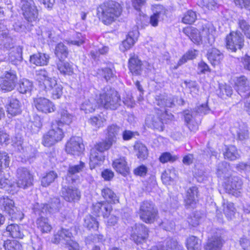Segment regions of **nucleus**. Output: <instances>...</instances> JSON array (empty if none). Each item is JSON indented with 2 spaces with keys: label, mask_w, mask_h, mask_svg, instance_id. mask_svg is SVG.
I'll list each match as a JSON object with an SVG mask.
<instances>
[{
  "label": "nucleus",
  "mask_w": 250,
  "mask_h": 250,
  "mask_svg": "<svg viewBox=\"0 0 250 250\" xmlns=\"http://www.w3.org/2000/svg\"><path fill=\"white\" fill-rule=\"evenodd\" d=\"M201 246V240L196 236L192 235L187 239L186 246L188 250H199Z\"/></svg>",
  "instance_id": "39"
},
{
  "label": "nucleus",
  "mask_w": 250,
  "mask_h": 250,
  "mask_svg": "<svg viewBox=\"0 0 250 250\" xmlns=\"http://www.w3.org/2000/svg\"><path fill=\"white\" fill-rule=\"evenodd\" d=\"M156 104L160 107L165 108L166 107V100H167L166 94H160L157 95L155 98Z\"/></svg>",
  "instance_id": "63"
},
{
  "label": "nucleus",
  "mask_w": 250,
  "mask_h": 250,
  "mask_svg": "<svg viewBox=\"0 0 250 250\" xmlns=\"http://www.w3.org/2000/svg\"><path fill=\"white\" fill-rule=\"evenodd\" d=\"M10 163L9 157L5 152L0 151V170L9 167Z\"/></svg>",
  "instance_id": "57"
},
{
  "label": "nucleus",
  "mask_w": 250,
  "mask_h": 250,
  "mask_svg": "<svg viewBox=\"0 0 250 250\" xmlns=\"http://www.w3.org/2000/svg\"><path fill=\"white\" fill-rule=\"evenodd\" d=\"M104 156L100 151L97 150V148L93 147L90 151V164L95 167L101 163L104 160Z\"/></svg>",
  "instance_id": "36"
},
{
  "label": "nucleus",
  "mask_w": 250,
  "mask_h": 250,
  "mask_svg": "<svg viewBox=\"0 0 250 250\" xmlns=\"http://www.w3.org/2000/svg\"><path fill=\"white\" fill-rule=\"evenodd\" d=\"M44 213H42L40 218H38L36 221V224L38 228L43 233H47L52 229V227L48 223L47 218L44 217L42 215Z\"/></svg>",
  "instance_id": "37"
},
{
  "label": "nucleus",
  "mask_w": 250,
  "mask_h": 250,
  "mask_svg": "<svg viewBox=\"0 0 250 250\" xmlns=\"http://www.w3.org/2000/svg\"><path fill=\"white\" fill-rule=\"evenodd\" d=\"M62 204L58 197L51 198L48 204L36 203L33 207V211L35 214L40 215L42 213H45L47 211L50 213L58 212L62 207Z\"/></svg>",
  "instance_id": "7"
},
{
  "label": "nucleus",
  "mask_w": 250,
  "mask_h": 250,
  "mask_svg": "<svg viewBox=\"0 0 250 250\" xmlns=\"http://www.w3.org/2000/svg\"><path fill=\"white\" fill-rule=\"evenodd\" d=\"M196 13L192 10H189L185 14L182 21L186 24H192L196 20Z\"/></svg>",
  "instance_id": "54"
},
{
  "label": "nucleus",
  "mask_w": 250,
  "mask_h": 250,
  "mask_svg": "<svg viewBox=\"0 0 250 250\" xmlns=\"http://www.w3.org/2000/svg\"><path fill=\"white\" fill-rule=\"evenodd\" d=\"M198 188L196 187H192L188 189L185 199V206L187 208H194L197 201Z\"/></svg>",
  "instance_id": "19"
},
{
  "label": "nucleus",
  "mask_w": 250,
  "mask_h": 250,
  "mask_svg": "<svg viewBox=\"0 0 250 250\" xmlns=\"http://www.w3.org/2000/svg\"><path fill=\"white\" fill-rule=\"evenodd\" d=\"M85 167V164L81 162L79 165L69 166L66 175V180L69 184L73 183L76 180V174L82 171Z\"/></svg>",
  "instance_id": "25"
},
{
  "label": "nucleus",
  "mask_w": 250,
  "mask_h": 250,
  "mask_svg": "<svg viewBox=\"0 0 250 250\" xmlns=\"http://www.w3.org/2000/svg\"><path fill=\"white\" fill-rule=\"evenodd\" d=\"M61 127V124L57 121L53 123L51 129L43 136L42 144L44 146H50L62 140L63 137V132Z\"/></svg>",
  "instance_id": "5"
},
{
  "label": "nucleus",
  "mask_w": 250,
  "mask_h": 250,
  "mask_svg": "<svg viewBox=\"0 0 250 250\" xmlns=\"http://www.w3.org/2000/svg\"><path fill=\"white\" fill-rule=\"evenodd\" d=\"M222 244V240L220 236H213L208 239L204 246V249L205 250H220Z\"/></svg>",
  "instance_id": "30"
},
{
  "label": "nucleus",
  "mask_w": 250,
  "mask_h": 250,
  "mask_svg": "<svg viewBox=\"0 0 250 250\" xmlns=\"http://www.w3.org/2000/svg\"><path fill=\"white\" fill-rule=\"evenodd\" d=\"M9 60L11 63L18 65L22 60V47L21 46L13 48L9 54Z\"/></svg>",
  "instance_id": "32"
},
{
  "label": "nucleus",
  "mask_w": 250,
  "mask_h": 250,
  "mask_svg": "<svg viewBox=\"0 0 250 250\" xmlns=\"http://www.w3.org/2000/svg\"><path fill=\"white\" fill-rule=\"evenodd\" d=\"M207 56L208 60L213 65L219 64L223 58V54L215 48L209 49Z\"/></svg>",
  "instance_id": "27"
},
{
  "label": "nucleus",
  "mask_w": 250,
  "mask_h": 250,
  "mask_svg": "<svg viewBox=\"0 0 250 250\" xmlns=\"http://www.w3.org/2000/svg\"><path fill=\"white\" fill-rule=\"evenodd\" d=\"M131 239L137 244H142L146 242L148 236V230L143 224H135L132 227Z\"/></svg>",
  "instance_id": "13"
},
{
  "label": "nucleus",
  "mask_w": 250,
  "mask_h": 250,
  "mask_svg": "<svg viewBox=\"0 0 250 250\" xmlns=\"http://www.w3.org/2000/svg\"><path fill=\"white\" fill-rule=\"evenodd\" d=\"M134 149L137 152V156L139 159L145 160L148 156V150L146 147L142 143L137 142L134 145Z\"/></svg>",
  "instance_id": "41"
},
{
  "label": "nucleus",
  "mask_w": 250,
  "mask_h": 250,
  "mask_svg": "<svg viewBox=\"0 0 250 250\" xmlns=\"http://www.w3.org/2000/svg\"><path fill=\"white\" fill-rule=\"evenodd\" d=\"M61 116L60 122L58 123L61 124V126H62V123L68 125L72 122L73 119V116L64 109L61 111Z\"/></svg>",
  "instance_id": "53"
},
{
  "label": "nucleus",
  "mask_w": 250,
  "mask_h": 250,
  "mask_svg": "<svg viewBox=\"0 0 250 250\" xmlns=\"http://www.w3.org/2000/svg\"><path fill=\"white\" fill-rule=\"evenodd\" d=\"M18 78L15 71L9 70L5 71L0 77V89L4 91H11L14 89Z\"/></svg>",
  "instance_id": "9"
},
{
  "label": "nucleus",
  "mask_w": 250,
  "mask_h": 250,
  "mask_svg": "<svg viewBox=\"0 0 250 250\" xmlns=\"http://www.w3.org/2000/svg\"><path fill=\"white\" fill-rule=\"evenodd\" d=\"M183 33L195 43H199L201 41V35L198 30L191 27L183 29Z\"/></svg>",
  "instance_id": "35"
},
{
  "label": "nucleus",
  "mask_w": 250,
  "mask_h": 250,
  "mask_svg": "<svg viewBox=\"0 0 250 250\" xmlns=\"http://www.w3.org/2000/svg\"><path fill=\"white\" fill-rule=\"evenodd\" d=\"M34 104L37 109L44 113H51L55 111L54 104L48 99L39 97L34 99Z\"/></svg>",
  "instance_id": "15"
},
{
  "label": "nucleus",
  "mask_w": 250,
  "mask_h": 250,
  "mask_svg": "<svg viewBox=\"0 0 250 250\" xmlns=\"http://www.w3.org/2000/svg\"><path fill=\"white\" fill-rule=\"evenodd\" d=\"M58 70L63 75H72L73 72L72 65L67 62H64L62 60H59L57 63Z\"/></svg>",
  "instance_id": "34"
},
{
  "label": "nucleus",
  "mask_w": 250,
  "mask_h": 250,
  "mask_svg": "<svg viewBox=\"0 0 250 250\" xmlns=\"http://www.w3.org/2000/svg\"><path fill=\"white\" fill-rule=\"evenodd\" d=\"M104 121V119H102L101 117H98L97 116L91 117L89 120V122L91 125L95 129H97L103 126Z\"/></svg>",
  "instance_id": "58"
},
{
  "label": "nucleus",
  "mask_w": 250,
  "mask_h": 250,
  "mask_svg": "<svg viewBox=\"0 0 250 250\" xmlns=\"http://www.w3.org/2000/svg\"><path fill=\"white\" fill-rule=\"evenodd\" d=\"M197 54V51L196 50H190L188 51L183 57L179 60L177 66L175 68L177 69L178 66L181 65L187 62L188 60H192L196 58Z\"/></svg>",
  "instance_id": "47"
},
{
  "label": "nucleus",
  "mask_w": 250,
  "mask_h": 250,
  "mask_svg": "<svg viewBox=\"0 0 250 250\" xmlns=\"http://www.w3.org/2000/svg\"><path fill=\"white\" fill-rule=\"evenodd\" d=\"M57 177V174L56 172L53 171H50L42 178V185L44 187H47L53 182Z\"/></svg>",
  "instance_id": "49"
},
{
  "label": "nucleus",
  "mask_w": 250,
  "mask_h": 250,
  "mask_svg": "<svg viewBox=\"0 0 250 250\" xmlns=\"http://www.w3.org/2000/svg\"><path fill=\"white\" fill-rule=\"evenodd\" d=\"M243 182L241 179L238 177L234 176L231 178L226 189L229 192L236 196H239L241 192Z\"/></svg>",
  "instance_id": "18"
},
{
  "label": "nucleus",
  "mask_w": 250,
  "mask_h": 250,
  "mask_svg": "<svg viewBox=\"0 0 250 250\" xmlns=\"http://www.w3.org/2000/svg\"><path fill=\"white\" fill-rule=\"evenodd\" d=\"M176 156H172L169 152H164L161 154L159 157L160 161L162 163H165L168 162H173L177 159Z\"/></svg>",
  "instance_id": "59"
},
{
  "label": "nucleus",
  "mask_w": 250,
  "mask_h": 250,
  "mask_svg": "<svg viewBox=\"0 0 250 250\" xmlns=\"http://www.w3.org/2000/svg\"><path fill=\"white\" fill-rule=\"evenodd\" d=\"M62 194L64 199L67 202H75L80 200L81 192L76 188L71 186H63Z\"/></svg>",
  "instance_id": "16"
},
{
  "label": "nucleus",
  "mask_w": 250,
  "mask_h": 250,
  "mask_svg": "<svg viewBox=\"0 0 250 250\" xmlns=\"http://www.w3.org/2000/svg\"><path fill=\"white\" fill-rule=\"evenodd\" d=\"M20 5L24 18L32 22L38 18V12L33 0H21Z\"/></svg>",
  "instance_id": "11"
},
{
  "label": "nucleus",
  "mask_w": 250,
  "mask_h": 250,
  "mask_svg": "<svg viewBox=\"0 0 250 250\" xmlns=\"http://www.w3.org/2000/svg\"><path fill=\"white\" fill-rule=\"evenodd\" d=\"M16 177L17 186L20 188L25 189L33 185V176L25 167H21L17 169Z\"/></svg>",
  "instance_id": "10"
},
{
  "label": "nucleus",
  "mask_w": 250,
  "mask_h": 250,
  "mask_svg": "<svg viewBox=\"0 0 250 250\" xmlns=\"http://www.w3.org/2000/svg\"><path fill=\"white\" fill-rule=\"evenodd\" d=\"M49 59L48 55L39 53L31 56L30 62L37 66L44 65L47 64Z\"/></svg>",
  "instance_id": "33"
},
{
  "label": "nucleus",
  "mask_w": 250,
  "mask_h": 250,
  "mask_svg": "<svg viewBox=\"0 0 250 250\" xmlns=\"http://www.w3.org/2000/svg\"><path fill=\"white\" fill-rule=\"evenodd\" d=\"M112 206L106 202H98L93 206V210L98 216L102 215L104 218L110 214Z\"/></svg>",
  "instance_id": "20"
},
{
  "label": "nucleus",
  "mask_w": 250,
  "mask_h": 250,
  "mask_svg": "<svg viewBox=\"0 0 250 250\" xmlns=\"http://www.w3.org/2000/svg\"><path fill=\"white\" fill-rule=\"evenodd\" d=\"M3 246L5 250H22L21 244L17 241L7 240L4 241Z\"/></svg>",
  "instance_id": "48"
},
{
  "label": "nucleus",
  "mask_w": 250,
  "mask_h": 250,
  "mask_svg": "<svg viewBox=\"0 0 250 250\" xmlns=\"http://www.w3.org/2000/svg\"><path fill=\"white\" fill-rule=\"evenodd\" d=\"M133 172L137 176L144 177L146 175L147 172V168L144 165H141L135 168Z\"/></svg>",
  "instance_id": "62"
},
{
  "label": "nucleus",
  "mask_w": 250,
  "mask_h": 250,
  "mask_svg": "<svg viewBox=\"0 0 250 250\" xmlns=\"http://www.w3.org/2000/svg\"><path fill=\"white\" fill-rule=\"evenodd\" d=\"M138 213L140 218L147 224L153 223L158 217L157 209L150 201H145L141 204Z\"/></svg>",
  "instance_id": "4"
},
{
  "label": "nucleus",
  "mask_w": 250,
  "mask_h": 250,
  "mask_svg": "<svg viewBox=\"0 0 250 250\" xmlns=\"http://www.w3.org/2000/svg\"><path fill=\"white\" fill-rule=\"evenodd\" d=\"M32 87V83L27 79H24L20 83L19 91L20 93L24 94L28 92H30Z\"/></svg>",
  "instance_id": "51"
},
{
  "label": "nucleus",
  "mask_w": 250,
  "mask_h": 250,
  "mask_svg": "<svg viewBox=\"0 0 250 250\" xmlns=\"http://www.w3.org/2000/svg\"><path fill=\"white\" fill-rule=\"evenodd\" d=\"M6 230L8 231L13 238H22L26 232L22 225L17 224H10L6 227Z\"/></svg>",
  "instance_id": "26"
},
{
  "label": "nucleus",
  "mask_w": 250,
  "mask_h": 250,
  "mask_svg": "<svg viewBox=\"0 0 250 250\" xmlns=\"http://www.w3.org/2000/svg\"><path fill=\"white\" fill-rule=\"evenodd\" d=\"M234 88L238 94L242 96L249 97L250 96V92L248 95H244L247 91L250 90L249 81L244 76H241L236 78L235 81Z\"/></svg>",
  "instance_id": "17"
},
{
  "label": "nucleus",
  "mask_w": 250,
  "mask_h": 250,
  "mask_svg": "<svg viewBox=\"0 0 250 250\" xmlns=\"http://www.w3.org/2000/svg\"><path fill=\"white\" fill-rule=\"evenodd\" d=\"M102 195L108 203H115L118 200L116 194L108 188H105L102 190Z\"/></svg>",
  "instance_id": "42"
},
{
  "label": "nucleus",
  "mask_w": 250,
  "mask_h": 250,
  "mask_svg": "<svg viewBox=\"0 0 250 250\" xmlns=\"http://www.w3.org/2000/svg\"><path fill=\"white\" fill-rule=\"evenodd\" d=\"M106 131V139L114 143L116 141L117 137L122 131V129L117 125L112 124L107 126Z\"/></svg>",
  "instance_id": "31"
},
{
  "label": "nucleus",
  "mask_w": 250,
  "mask_h": 250,
  "mask_svg": "<svg viewBox=\"0 0 250 250\" xmlns=\"http://www.w3.org/2000/svg\"><path fill=\"white\" fill-rule=\"evenodd\" d=\"M232 134L236 136L237 139L240 141H245L249 139V133L247 125L242 123L238 126H234L231 128Z\"/></svg>",
  "instance_id": "21"
},
{
  "label": "nucleus",
  "mask_w": 250,
  "mask_h": 250,
  "mask_svg": "<svg viewBox=\"0 0 250 250\" xmlns=\"http://www.w3.org/2000/svg\"><path fill=\"white\" fill-rule=\"evenodd\" d=\"M138 32L136 31L135 33L133 32H129L126 39L122 42V46L124 47L125 50L130 49L137 40Z\"/></svg>",
  "instance_id": "40"
},
{
  "label": "nucleus",
  "mask_w": 250,
  "mask_h": 250,
  "mask_svg": "<svg viewBox=\"0 0 250 250\" xmlns=\"http://www.w3.org/2000/svg\"><path fill=\"white\" fill-rule=\"evenodd\" d=\"M84 225L90 229H97L98 228V222L95 218L90 215L86 216L84 219Z\"/></svg>",
  "instance_id": "52"
},
{
  "label": "nucleus",
  "mask_w": 250,
  "mask_h": 250,
  "mask_svg": "<svg viewBox=\"0 0 250 250\" xmlns=\"http://www.w3.org/2000/svg\"><path fill=\"white\" fill-rule=\"evenodd\" d=\"M223 211L228 219H231L235 212L234 204L228 202L224 203L223 204Z\"/></svg>",
  "instance_id": "46"
},
{
  "label": "nucleus",
  "mask_w": 250,
  "mask_h": 250,
  "mask_svg": "<svg viewBox=\"0 0 250 250\" xmlns=\"http://www.w3.org/2000/svg\"><path fill=\"white\" fill-rule=\"evenodd\" d=\"M128 68L134 75H140L142 72V63L137 56L131 55L128 61Z\"/></svg>",
  "instance_id": "24"
},
{
  "label": "nucleus",
  "mask_w": 250,
  "mask_h": 250,
  "mask_svg": "<svg viewBox=\"0 0 250 250\" xmlns=\"http://www.w3.org/2000/svg\"><path fill=\"white\" fill-rule=\"evenodd\" d=\"M68 54V48L63 42H60L56 45L55 54L59 60L66 58Z\"/></svg>",
  "instance_id": "38"
},
{
  "label": "nucleus",
  "mask_w": 250,
  "mask_h": 250,
  "mask_svg": "<svg viewBox=\"0 0 250 250\" xmlns=\"http://www.w3.org/2000/svg\"><path fill=\"white\" fill-rule=\"evenodd\" d=\"M0 39L1 42V43L0 44V49H9L14 48L12 39L8 36V30L3 25L1 24H0Z\"/></svg>",
  "instance_id": "22"
},
{
  "label": "nucleus",
  "mask_w": 250,
  "mask_h": 250,
  "mask_svg": "<svg viewBox=\"0 0 250 250\" xmlns=\"http://www.w3.org/2000/svg\"><path fill=\"white\" fill-rule=\"evenodd\" d=\"M36 79L41 90L51 93L53 99L61 98L62 94V86L57 83L55 78L49 77L48 73L46 70L40 69L36 71Z\"/></svg>",
  "instance_id": "1"
},
{
  "label": "nucleus",
  "mask_w": 250,
  "mask_h": 250,
  "mask_svg": "<svg viewBox=\"0 0 250 250\" xmlns=\"http://www.w3.org/2000/svg\"><path fill=\"white\" fill-rule=\"evenodd\" d=\"M179 246L177 241L174 239L168 238L166 240V246L167 249H166V250H172Z\"/></svg>",
  "instance_id": "64"
},
{
  "label": "nucleus",
  "mask_w": 250,
  "mask_h": 250,
  "mask_svg": "<svg viewBox=\"0 0 250 250\" xmlns=\"http://www.w3.org/2000/svg\"><path fill=\"white\" fill-rule=\"evenodd\" d=\"M0 208L7 213L12 219L21 220L23 214L15 205L14 201L8 196L0 197Z\"/></svg>",
  "instance_id": "6"
},
{
  "label": "nucleus",
  "mask_w": 250,
  "mask_h": 250,
  "mask_svg": "<svg viewBox=\"0 0 250 250\" xmlns=\"http://www.w3.org/2000/svg\"><path fill=\"white\" fill-rule=\"evenodd\" d=\"M112 166L117 172L123 175H127L129 172V167L128 166L126 159L124 157L115 159L113 162Z\"/></svg>",
  "instance_id": "23"
},
{
  "label": "nucleus",
  "mask_w": 250,
  "mask_h": 250,
  "mask_svg": "<svg viewBox=\"0 0 250 250\" xmlns=\"http://www.w3.org/2000/svg\"><path fill=\"white\" fill-rule=\"evenodd\" d=\"M97 107L95 101L94 99L85 100L81 105V109L85 113H91L95 111Z\"/></svg>",
  "instance_id": "43"
},
{
  "label": "nucleus",
  "mask_w": 250,
  "mask_h": 250,
  "mask_svg": "<svg viewBox=\"0 0 250 250\" xmlns=\"http://www.w3.org/2000/svg\"><path fill=\"white\" fill-rule=\"evenodd\" d=\"M121 13L120 4L114 1L104 2L97 8V15L105 24H110Z\"/></svg>",
  "instance_id": "2"
},
{
  "label": "nucleus",
  "mask_w": 250,
  "mask_h": 250,
  "mask_svg": "<svg viewBox=\"0 0 250 250\" xmlns=\"http://www.w3.org/2000/svg\"><path fill=\"white\" fill-rule=\"evenodd\" d=\"M224 154L225 159L230 161L235 160L239 157V154L237 149L234 146H230L228 147Z\"/></svg>",
  "instance_id": "44"
},
{
  "label": "nucleus",
  "mask_w": 250,
  "mask_h": 250,
  "mask_svg": "<svg viewBox=\"0 0 250 250\" xmlns=\"http://www.w3.org/2000/svg\"><path fill=\"white\" fill-rule=\"evenodd\" d=\"M244 37L239 31L230 32L226 38L227 47L232 52L241 49L244 46Z\"/></svg>",
  "instance_id": "12"
},
{
  "label": "nucleus",
  "mask_w": 250,
  "mask_h": 250,
  "mask_svg": "<svg viewBox=\"0 0 250 250\" xmlns=\"http://www.w3.org/2000/svg\"><path fill=\"white\" fill-rule=\"evenodd\" d=\"M98 101L101 106L106 109L116 110L122 104L119 93L112 88L101 94Z\"/></svg>",
  "instance_id": "3"
},
{
  "label": "nucleus",
  "mask_w": 250,
  "mask_h": 250,
  "mask_svg": "<svg viewBox=\"0 0 250 250\" xmlns=\"http://www.w3.org/2000/svg\"><path fill=\"white\" fill-rule=\"evenodd\" d=\"M163 17L164 16V14L162 12H156L152 15L150 18V23L153 26H157L158 25V21L161 18L163 19Z\"/></svg>",
  "instance_id": "60"
},
{
  "label": "nucleus",
  "mask_w": 250,
  "mask_h": 250,
  "mask_svg": "<svg viewBox=\"0 0 250 250\" xmlns=\"http://www.w3.org/2000/svg\"><path fill=\"white\" fill-rule=\"evenodd\" d=\"M7 111L9 114L12 116L20 114L21 112L20 101L16 98H11L9 104L7 106Z\"/></svg>",
  "instance_id": "29"
},
{
  "label": "nucleus",
  "mask_w": 250,
  "mask_h": 250,
  "mask_svg": "<svg viewBox=\"0 0 250 250\" xmlns=\"http://www.w3.org/2000/svg\"><path fill=\"white\" fill-rule=\"evenodd\" d=\"M108 47L107 46H103L98 49L92 50L90 51V54L92 58L94 60L97 59L100 55L105 54L108 51Z\"/></svg>",
  "instance_id": "56"
},
{
  "label": "nucleus",
  "mask_w": 250,
  "mask_h": 250,
  "mask_svg": "<svg viewBox=\"0 0 250 250\" xmlns=\"http://www.w3.org/2000/svg\"><path fill=\"white\" fill-rule=\"evenodd\" d=\"M229 170V165L226 162H223L218 164L217 168V175L219 177H227V174Z\"/></svg>",
  "instance_id": "50"
},
{
  "label": "nucleus",
  "mask_w": 250,
  "mask_h": 250,
  "mask_svg": "<svg viewBox=\"0 0 250 250\" xmlns=\"http://www.w3.org/2000/svg\"><path fill=\"white\" fill-rule=\"evenodd\" d=\"M84 149L82 139L79 137H73L70 139L65 146L66 151L74 155H79Z\"/></svg>",
  "instance_id": "14"
},
{
  "label": "nucleus",
  "mask_w": 250,
  "mask_h": 250,
  "mask_svg": "<svg viewBox=\"0 0 250 250\" xmlns=\"http://www.w3.org/2000/svg\"><path fill=\"white\" fill-rule=\"evenodd\" d=\"M113 144L111 141L106 139L105 141L97 144L93 147L97 148V150L100 151L103 154V152L110 148Z\"/></svg>",
  "instance_id": "55"
},
{
  "label": "nucleus",
  "mask_w": 250,
  "mask_h": 250,
  "mask_svg": "<svg viewBox=\"0 0 250 250\" xmlns=\"http://www.w3.org/2000/svg\"><path fill=\"white\" fill-rule=\"evenodd\" d=\"M60 232H63L65 235H62V238L65 241V245L69 250H80L79 245L78 243L72 239V234L68 230L61 229Z\"/></svg>",
  "instance_id": "28"
},
{
  "label": "nucleus",
  "mask_w": 250,
  "mask_h": 250,
  "mask_svg": "<svg viewBox=\"0 0 250 250\" xmlns=\"http://www.w3.org/2000/svg\"><path fill=\"white\" fill-rule=\"evenodd\" d=\"M239 242L244 250H250V236H243L240 238Z\"/></svg>",
  "instance_id": "61"
},
{
  "label": "nucleus",
  "mask_w": 250,
  "mask_h": 250,
  "mask_svg": "<svg viewBox=\"0 0 250 250\" xmlns=\"http://www.w3.org/2000/svg\"><path fill=\"white\" fill-rule=\"evenodd\" d=\"M173 117V115H168L166 113H163L161 117L158 115H149L146 118V124L148 127L163 131L164 124H167L169 121H171Z\"/></svg>",
  "instance_id": "8"
},
{
  "label": "nucleus",
  "mask_w": 250,
  "mask_h": 250,
  "mask_svg": "<svg viewBox=\"0 0 250 250\" xmlns=\"http://www.w3.org/2000/svg\"><path fill=\"white\" fill-rule=\"evenodd\" d=\"M237 24L246 36L250 39V25L247 21L244 18L239 17L238 19Z\"/></svg>",
  "instance_id": "45"
}]
</instances>
